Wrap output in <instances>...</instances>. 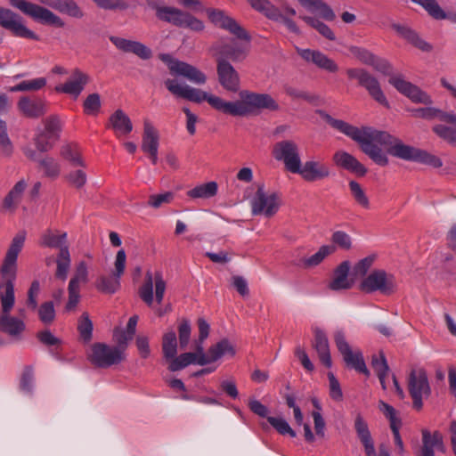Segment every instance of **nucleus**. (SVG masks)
I'll list each match as a JSON object with an SVG mask.
<instances>
[{"label":"nucleus","instance_id":"obj_1","mask_svg":"<svg viewBox=\"0 0 456 456\" xmlns=\"http://www.w3.org/2000/svg\"><path fill=\"white\" fill-rule=\"evenodd\" d=\"M315 114H318L330 126L356 142L362 152L379 166H387L388 159L378 144L387 147V153L395 158L415 161L419 149L403 143L402 140L387 132L370 126L359 128L344 120L334 118L323 110H315Z\"/></svg>","mask_w":456,"mask_h":456},{"label":"nucleus","instance_id":"obj_2","mask_svg":"<svg viewBox=\"0 0 456 456\" xmlns=\"http://www.w3.org/2000/svg\"><path fill=\"white\" fill-rule=\"evenodd\" d=\"M165 86L172 94L177 97L197 103L206 101L216 110L233 117H244L254 113L256 110L276 111L280 108L277 102L268 94L242 90L239 93L240 100L230 102L200 89L182 86L175 79H167Z\"/></svg>","mask_w":456,"mask_h":456},{"label":"nucleus","instance_id":"obj_3","mask_svg":"<svg viewBox=\"0 0 456 456\" xmlns=\"http://www.w3.org/2000/svg\"><path fill=\"white\" fill-rule=\"evenodd\" d=\"M26 238L27 232L25 230H21L15 234L0 269L1 273L8 278L4 284V294L1 297L0 331L17 340L21 338L26 324L21 319L10 315V312L15 303L13 281L17 273L18 256L24 247Z\"/></svg>","mask_w":456,"mask_h":456},{"label":"nucleus","instance_id":"obj_4","mask_svg":"<svg viewBox=\"0 0 456 456\" xmlns=\"http://www.w3.org/2000/svg\"><path fill=\"white\" fill-rule=\"evenodd\" d=\"M207 13L213 24L228 31L240 41L222 37L215 42L209 48V52L216 61H229V60L233 62L243 61L250 49L251 36L248 32L222 10L208 9Z\"/></svg>","mask_w":456,"mask_h":456},{"label":"nucleus","instance_id":"obj_5","mask_svg":"<svg viewBox=\"0 0 456 456\" xmlns=\"http://www.w3.org/2000/svg\"><path fill=\"white\" fill-rule=\"evenodd\" d=\"M389 83L402 94L405 95L411 102L415 103H421L427 105L423 108H417L410 110L412 116L418 118H423L427 120L439 119L442 121L444 116H446L448 112H445L440 109L432 107V98L426 92L422 91L417 86L406 81L403 76H395L389 78Z\"/></svg>","mask_w":456,"mask_h":456},{"label":"nucleus","instance_id":"obj_6","mask_svg":"<svg viewBox=\"0 0 456 456\" xmlns=\"http://www.w3.org/2000/svg\"><path fill=\"white\" fill-rule=\"evenodd\" d=\"M273 157L284 164L285 169L292 174H298L307 181H314V161L302 166L297 144L292 140L276 142L272 150Z\"/></svg>","mask_w":456,"mask_h":456},{"label":"nucleus","instance_id":"obj_7","mask_svg":"<svg viewBox=\"0 0 456 456\" xmlns=\"http://www.w3.org/2000/svg\"><path fill=\"white\" fill-rule=\"evenodd\" d=\"M149 4L156 11L157 18L162 21L193 32H202L205 28L204 22L188 12L172 6H159L155 3Z\"/></svg>","mask_w":456,"mask_h":456},{"label":"nucleus","instance_id":"obj_8","mask_svg":"<svg viewBox=\"0 0 456 456\" xmlns=\"http://www.w3.org/2000/svg\"><path fill=\"white\" fill-rule=\"evenodd\" d=\"M44 128L38 129L34 137V143L40 152L51 151L59 141L62 124L60 118L51 115L42 121Z\"/></svg>","mask_w":456,"mask_h":456},{"label":"nucleus","instance_id":"obj_9","mask_svg":"<svg viewBox=\"0 0 456 456\" xmlns=\"http://www.w3.org/2000/svg\"><path fill=\"white\" fill-rule=\"evenodd\" d=\"M11 4L34 20L45 25L63 28L65 23L61 17L42 5L29 3L25 0H11Z\"/></svg>","mask_w":456,"mask_h":456},{"label":"nucleus","instance_id":"obj_10","mask_svg":"<svg viewBox=\"0 0 456 456\" xmlns=\"http://www.w3.org/2000/svg\"><path fill=\"white\" fill-rule=\"evenodd\" d=\"M408 391L416 411L423 408V399L431 395V387L427 372L423 369H413L408 378Z\"/></svg>","mask_w":456,"mask_h":456},{"label":"nucleus","instance_id":"obj_11","mask_svg":"<svg viewBox=\"0 0 456 456\" xmlns=\"http://www.w3.org/2000/svg\"><path fill=\"white\" fill-rule=\"evenodd\" d=\"M396 288L395 276L384 270L372 271L360 284L361 290L365 293L379 291L383 295L393 294Z\"/></svg>","mask_w":456,"mask_h":456},{"label":"nucleus","instance_id":"obj_12","mask_svg":"<svg viewBox=\"0 0 456 456\" xmlns=\"http://www.w3.org/2000/svg\"><path fill=\"white\" fill-rule=\"evenodd\" d=\"M346 74L350 79H356L358 84L365 88L377 102L389 108V103L380 87V84L373 75L363 69H348Z\"/></svg>","mask_w":456,"mask_h":456},{"label":"nucleus","instance_id":"obj_13","mask_svg":"<svg viewBox=\"0 0 456 456\" xmlns=\"http://www.w3.org/2000/svg\"><path fill=\"white\" fill-rule=\"evenodd\" d=\"M335 342L346 364L348 367L354 369L356 371L364 374L366 377H369L370 371L366 367L362 352L359 350L353 351L351 349V346L346 340V337L343 332L338 331L335 334Z\"/></svg>","mask_w":456,"mask_h":456},{"label":"nucleus","instance_id":"obj_14","mask_svg":"<svg viewBox=\"0 0 456 456\" xmlns=\"http://www.w3.org/2000/svg\"><path fill=\"white\" fill-rule=\"evenodd\" d=\"M124 357L118 348L104 343L94 344L89 355L91 362L99 368H108L118 364L124 360Z\"/></svg>","mask_w":456,"mask_h":456},{"label":"nucleus","instance_id":"obj_15","mask_svg":"<svg viewBox=\"0 0 456 456\" xmlns=\"http://www.w3.org/2000/svg\"><path fill=\"white\" fill-rule=\"evenodd\" d=\"M0 25L18 37L38 40V36L28 28L22 18L10 9L0 6Z\"/></svg>","mask_w":456,"mask_h":456},{"label":"nucleus","instance_id":"obj_16","mask_svg":"<svg viewBox=\"0 0 456 456\" xmlns=\"http://www.w3.org/2000/svg\"><path fill=\"white\" fill-rule=\"evenodd\" d=\"M153 286H155V298L158 304H161L166 291V281L162 274L157 272L154 280L151 272H147L145 281L139 289V295L142 300L149 306L153 304Z\"/></svg>","mask_w":456,"mask_h":456},{"label":"nucleus","instance_id":"obj_17","mask_svg":"<svg viewBox=\"0 0 456 456\" xmlns=\"http://www.w3.org/2000/svg\"><path fill=\"white\" fill-rule=\"evenodd\" d=\"M354 428L364 448L366 456H390L388 450L383 444L379 447V454L377 455L368 423L360 412L355 414Z\"/></svg>","mask_w":456,"mask_h":456},{"label":"nucleus","instance_id":"obj_18","mask_svg":"<svg viewBox=\"0 0 456 456\" xmlns=\"http://www.w3.org/2000/svg\"><path fill=\"white\" fill-rule=\"evenodd\" d=\"M216 73L222 87L228 92L237 93L240 87V75L230 61L216 62Z\"/></svg>","mask_w":456,"mask_h":456},{"label":"nucleus","instance_id":"obj_19","mask_svg":"<svg viewBox=\"0 0 456 456\" xmlns=\"http://www.w3.org/2000/svg\"><path fill=\"white\" fill-rule=\"evenodd\" d=\"M89 76L79 69H72L69 77L64 84L55 86L57 93H63L77 98L89 83Z\"/></svg>","mask_w":456,"mask_h":456},{"label":"nucleus","instance_id":"obj_20","mask_svg":"<svg viewBox=\"0 0 456 456\" xmlns=\"http://www.w3.org/2000/svg\"><path fill=\"white\" fill-rule=\"evenodd\" d=\"M110 41L118 50L124 53H132L142 60H149L152 56L151 50L139 41L129 40L115 36L110 37Z\"/></svg>","mask_w":456,"mask_h":456},{"label":"nucleus","instance_id":"obj_21","mask_svg":"<svg viewBox=\"0 0 456 456\" xmlns=\"http://www.w3.org/2000/svg\"><path fill=\"white\" fill-rule=\"evenodd\" d=\"M159 140L158 131L149 121H145L141 148L149 156L153 165L158 162Z\"/></svg>","mask_w":456,"mask_h":456},{"label":"nucleus","instance_id":"obj_22","mask_svg":"<svg viewBox=\"0 0 456 456\" xmlns=\"http://www.w3.org/2000/svg\"><path fill=\"white\" fill-rule=\"evenodd\" d=\"M17 107L20 113L28 118H39L47 112V105L45 101L32 100L27 96L20 98Z\"/></svg>","mask_w":456,"mask_h":456},{"label":"nucleus","instance_id":"obj_23","mask_svg":"<svg viewBox=\"0 0 456 456\" xmlns=\"http://www.w3.org/2000/svg\"><path fill=\"white\" fill-rule=\"evenodd\" d=\"M442 121L449 125H435L432 127V131L449 144L456 146V114L448 112L446 116H444Z\"/></svg>","mask_w":456,"mask_h":456},{"label":"nucleus","instance_id":"obj_24","mask_svg":"<svg viewBox=\"0 0 456 456\" xmlns=\"http://www.w3.org/2000/svg\"><path fill=\"white\" fill-rule=\"evenodd\" d=\"M349 271L350 263L348 261L342 262L335 269L333 278L329 283V288L334 291L351 289L354 281L349 277Z\"/></svg>","mask_w":456,"mask_h":456},{"label":"nucleus","instance_id":"obj_25","mask_svg":"<svg viewBox=\"0 0 456 456\" xmlns=\"http://www.w3.org/2000/svg\"><path fill=\"white\" fill-rule=\"evenodd\" d=\"M422 446L419 456H435L434 448L445 452V447L443 441V436L439 431H435L433 434L428 429H422Z\"/></svg>","mask_w":456,"mask_h":456},{"label":"nucleus","instance_id":"obj_26","mask_svg":"<svg viewBox=\"0 0 456 456\" xmlns=\"http://www.w3.org/2000/svg\"><path fill=\"white\" fill-rule=\"evenodd\" d=\"M334 163L343 169L354 173L359 176H363L367 169L353 155L345 151H338L333 156Z\"/></svg>","mask_w":456,"mask_h":456},{"label":"nucleus","instance_id":"obj_27","mask_svg":"<svg viewBox=\"0 0 456 456\" xmlns=\"http://www.w3.org/2000/svg\"><path fill=\"white\" fill-rule=\"evenodd\" d=\"M170 71L173 74L183 76L197 85H203L207 81V77L202 71L183 61L173 62Z\"/></svg>","mask_w":456,"mask_h":456},{"label":"nucleus","instance_id":"obj_28","mask_svg":"<svg viewBox=\"0 0 456 456\" xmlns=\"http://www.w3.org/2000/svg\"><path fill=\"white\" fill-rule=\"evenodd\" d=\"M170 71L173 74L183 76L197 85H203L207 81V77L202 71L183 61L173 62Z\"/></svg>","mask_w":456,"mask_h":456},{"label":"nucleus","instance_id":"obj_29","mask_svg":"<svg viewBox=\"0 0 456 456\" xmlns=\"http://www.w3.org/2000/svg\"><path fill=\"white\" fill-rule=\"evenodd\" d=\"M392 28L396 31V33L400 37H402L407 42L411 44L414 47L426 53H429L432 51V45L429 43L426 42L423 38H421L416 31L411 29L409 27L395 23L392 25Z\"/></svg>","mask_w":456,"mask_h":456},{"label":"nucleus","instance_id":"obj_30","mask_svg":"<svg viewBox=\"0 0 456 456\" xmlns=\"http://www.w3.org/2000/svg\"><path fill=\"white\" fill-rule=\"evenodd\" d=\"M110 123L118 135L128 134L133 130L130 118L122 110H117L110 117Z\"/></svg>","mask_w":456,"mask_h":456},{"label":"nucleus","instance_id":"obj_31","mask_svg":"<svg viewBox=\"0 0 456 456\" xmlns=\"http://www.w3.org/2000/svg\"><path fill=\"white\" fill-rule=\"evenodd\" d=\"M60 155L69 162L72 167H86V163L82 159L79 147L76 143H67L61 147Z\"/></svg>","mask_w":456,"mask_h":456},{"label":"nucleus","instance_id":"obj_32","mask_svg":"<svg viewBox=\"0 0 456 456\" xmlns=\"http://www.w3.org/2000/svg\"><path fill=\"white\" fill-rule=\"evenodd\" d=\"M315 349L319 354L320 361L322 364L330 368L332 366V361L328 338L326 335L319 330H315Z\"/></svg>","mask_w":456,"mask_h":456},{"label":"nucleus","instance_id":"obj_33","mask_svg":"<svg viewBox=\"0 0 456 456\" xmlns=\"http://www.w3.org/2000/svg\"><path fill=\"white\" fill-rule=\"evenodd\" d=\"M251 7L270 20L278 21L281 17L280 10L268 0H247Z\"/></svg>","mask_w":456,"mask_h":456},{"label":"nucleus","instance_id":"obj_34","mask_svg":"<svg viewBox=\"0 0 456 456\" xmlns=\"http://www.w3.org/2000/svg\"><path fill=\"white\" fill-rule=\"evenodd\" d=\"M57 269L55 273L56 278L66 281L68 277V273L70 268L71 259H70V254L69 250V247L67 245H64L63 247H61V250L58 254L57 259Z\"/></svg>","mask_w":456,"mask_h":456},{"label":"nucleus","instance_id":"obj_35","mask_svg":"<svg viewBox=\"0 0 456 456\" xmlns=\"http://www.w3.org/2000/svg\"><path fill=\"white\" fill-rule=\"evenodd\" d=\"M218 184L215 181L197 185L187 191V196L192 199L203 198L209 199L216 195Z\"/></svg>","mask_w":456,"mask_h":456},{"label":"nucleus","instance_id":"obj_36","mask_svg":"<svg viewBox=\"0 0 456 456\" xmlns=\"http://www.w3.org/2000/svg\"><path fill=\"white\" fill-rule=\"evenodd\" d=\"M251 210L254 216L270 217L280 208L279 201H251Z\"/></svg>","mask_w":456,"mask_h":456},{"label":"nucleus","instance_id":"obj_37","mask_svg":"<svg viewBox=\"0 0 456 456\" xmlns=\"http://www.w3.org/2000/svg\"><path fill=\"white\" fill-rule=\"evenodd\" d=\"M46 85V79L45 77H37L30 80H23L19 84L8 87V91L11 93L15 92H36Z\"/></svg>","mask_w":456,"mask_h":456},{"label":"nucleus","instance_id":"obj_38","mask_svg":"<svg viewBox=\"0 0 456 456\" xmlns=\"http://www.w3.org/2000/svg\"><path fill=\"white\" fill-rule=\"evenodd\" d=\"M209 354L211 363L217 361L225 354L233 356L235 354V350L230 341L227 338H224L216 345L209 347Z\"/></svg>","mask_w":456,"mask_h":456},{"label":"nucleus","instance_id":"obj_39","mask_svg":"<svg viewBox=\"0 0 456 456\" xmlns=\"http://www.w3.org/2000/svg\"><path fill=\"white\" fill-rule=\"evenodd\" d=\"M40 168L43 170L45 176L53 180L57 179L61 175V165L53 158L45 156L38 160Z\"/></svg>","mask_w":456,"mask_h":456},{"label":"nucleus","instance_id":"obj_40","mask_svg":"<svg viewBox=\"0 0 456 456\" xmlns=\"http://www.w3.org/2000/svg\"><path fill=\"white\" fill-rule=\"evenodd\" d=\"M162 352L166 360L174 358L177 354V338L173 330L166 332L163 336Z\"/></svg>","mask_w":456,"mask_h":456},{"label":"nucleus","instance_id":"obj_41","mask_svg":"<svg viewBox=\"0 0 456 456\" xmlns=\"http://www.w3.org/2000/svg\"><path fill=\"white\" fill-rule=\"evenodd\" d=\"M196 354L189 352V353H183L180 355H175L174 358H169V366L168 370L170 371H177L180 370L184 369L185 367L189 366L190 364H197L195 360Z\"/></svg>","mask_w":456,"mask_h":456},{"label":"nucleus","instance_id":"obj_42","mask_svg":"<svg viewBox=\"0 0 456 456\" xmlns=\"http://www.w3.org/2000/svg\"><path fill=\"white\" fill-rule=\"evenodd\" d=\"M55 10L75 19H81L85 15L83 10L74 0H60Z\"/></svg>","mask_w":456,"mask_h":456},{"label":"nucleus","instance_id":"obj_43","mask_svg":"<svg viewBox=\"0 0 456 456\" xmlns=\"http://www.w3.org/2000/svg\"><path fill=\"white\" fill-rule=\"evenodd\" d=\"M67 233L62 232L60 235H55L51 230L45 231L40 238V244L47 248H60L66 245Z\"/></svg>","mask_w":456,"mask_h":456},{"label":"nucleus","instance_id":"obj_44","mask_svg":"<svg viewBox=\"0 0 456 456\" xmlns=\"http://www.w3.org/2000/svg\"><path fill=\"white\" fill-rule=\"evenodd\" d=\"M96 288L102 292L114 294L120 288V277L113 273L110 277L102 276L97 281Z\"/></svg>","mask_w":456,"mask_h":456},{"label":"nucleus","instance_id":"obj_45","mask_svg":"<svg viewBox=\"0 0 456 456\" xmlns=\"http://www.w3.org/2000/svg\"><path fill=\"white\" fill-rule=\"evenodd\" d=\"M0 152L4 156H11L13 152V144L8 135L7 124L0 118Z\"/></svg>","mask_w":456,"mask_h":456},{"label":"nucleus","instance_id":"obj_46","mask_svg":"<svg viewBox=\"0 0 456 456\" xmlns=\"http://www.w3.org/2000/svg\"><path fill=\"white\" fill-rule=\"evenodd\" d=\"M413 3H416L421 5L430 16H432L436 20H444L446 18V13L439 6L436 0H411Z\"/></svg>","mask_w":456,"mask_h":456},{"label":"nucleus","instance_id":"obj_47","mask_svg":"<svg viewBox=\"0 0 456 456\" xmlns=\"http://www.w3.org/2000/svg\"><path fill=\"white\" fill-rule=\"evenodd\" d=\"M267 421L279 434L296 437V432L283 417H267Z\"/></svg>","mask_w":456,"mask_h":456},{"label":"nucleus","instance_id":"obj_48","mask_svg":"<svg viewBox=\"0 0 456 456\" xmlns=\"http://www.w3.org/2000/svg\"><path fill=\"white\" fill-rule=\"evenodd\" d=\"M94 4L105 11H126L130 4L125 0H92Z\"/></svg>","mask_w":456,"mask_h":456},{"label":"nucleus","instance_id":"obj_49","mask_svg":"<svg viewBox=\"0 0 456 456\" xmlns=\"http://www.w3.org/2000/svg\"><path fill=\"white\" fill-rule=\"evenodd\" d=\"M39 320L45 325L51 324L55 319V308L53 301H46L37 305Z\"/></svg>","mask_w":456,"mask_h":456},{"label":"nucleus","instance_id":"obj_50","mask_svg":"<svg viewBox=\"0 0 456 456\" xmlns=\"http://www.w3.org/2000/svg\"><path fill=\"white\" fill-rule=\"evenodd\" d=\"M20 387L26 395H31L35 387L34 371L31 366H27L21 375Z\"/></svg>","mask_w":456,"mask_h":456},{"label":"nucleus","instance_id":"obj_51","mask_svg":"<svg viewBox=\"0 0 456 456\" xmlns=\"http://www.w3.org/2000/svg\"><path fill=\"white\" fill-rule=\"evenodd\" d=\"M64 179L70 186L80 189L86 184L87 175L84 170L77 169L68 173Z\"/></svg>","mask_w":456,"mask_h":456},{"label":"nucleus","instance_id":"obj_52","mask_svg":"<svg viewBox=\"0 0 456 456\" xmlns=\"http://www.w3.org/2000/svg\"><path fill=\"white\" fill-rule=\"evenodd\" d=\"M327 375L329 379L328 387L330 398L336 402L342 401L343 392L339 381L332 371H329Z\"/></svg>","mask_w":456,"mask_h":456},{"label":"nucleus","instance_id":"obj_53","mask_svg":"<svg viewBox=\"0 0 456 456\" xmlns=\"http://www.w3.org/2000/svg\"><path fill=\"white\" fill-rule=\"evenodd\" d=\"M88 281V268L86 262L81 261L76 266L74 276L70 279L69 285L79 287V283H86Z\"/></svg>","mask_w":456,"mask_h":456},{"label":"nucleus","instance_id":"obj_54","mask_svg":"<svg viewBox=\"0 0 456 456\" xmlns=\"http://www.w3.org/2000/svg\"><path fill=\"white\" fill-rule=\"evenodd\" d=\"M315 66L331 73L338 69L333 60L319 51H315Z\"/></svg>","mask_w":456,"mask_h":456},{"label":"nucleus","instance_id":"obj_55","mask_svg":"<svg viewBox=\"0 0 456 456\" xmlns=\"http://www.w3.org/2000/svg\"><path fill=\"white\" fill-rule=\"evenodd\" d=\"M415 161L422 163V164L429 165L433 167H440L443 165L442 160L438 157H436L433 154H430L425 151H422L420 149H419Z\"/></svg>","mask_w":456,"mask_h":456},{"label":"nucleus","instance_id":"obj_56","mask_svg":"<svg viewBox=\"0 0 456 456\" xmlns=\"http://www.w3.org/2000/svg\"><path fill=\"white\" fill-rule=\"evenodd\" d=\"M415 161L422 163V164L429 165L433 167H440L443 165L442 160L438 157H436L433 154H430L425 151H422L420 149H419Z\"/></svg>","mask_w":456,"mask_h":456},{"label":"nucleus","instance_id":"obj_57","mask_svg":"<svg viewBox=\"0 0 456 456\" xmlns=\"http://www.w3.org/2000/svg\"><path fill=\"white\" fill-rule=\"evenodd\" d=\"M315 16L328 21H332L336 18L333 10L321 0H315Z\"/></svg>","mask_w":456,"mask_h":456},{"label":"nucleus","instance_id":"obj_58","mask_svg":"<svg viewBox=\"0 0 456 456\" xmlns=\"http://www.w3.org/2000/svg\"><path fill=\"white\" fill-rule=\"evenodd\" d=\"M191 332V327L190 321L186 319L183 320L178 326L179 342L182 348H185L188 346Z\"/></svg>","mask_w":456,"mask_h":456},{"label":"nucleus","instance_id":"obj_59","mask_svg":"<svg viewBox=\"0 0 456 456\" xmlns=\"http://www.w3.org/2000/svg\"><path fill=\"white\" fill-rule=\"evenodd\" d=\"M371 366L376 372L377 376L387 375L389 367L383 353L379 355H373L371 360Z\"/></svg>","mask_w":456,"mask_h":456},{"label":"nucleus","instance_id":"obj_60","mask_svg":"<svg viewBox=\"0 0 456 456\" xmlns=\"http://www.w3.org/2000/svg\"><path fill=\"white\" fill-rule=\"evenodd\" d=\"M78 330L81 337L85 340L87 341L91 339L93 332V322L86 313L82 314L81 321L78 324Z\"/></svg>","mask_w":456,"mask_h":456},{"label":"nucleus","instance_id":"obj_61","mask_svg":"<svg viewBox=\"0 0 456 456\" xmlns=\"http://www.w3.org/2000/svg\"><path fill=\"white\" fill-rule=\"evenodd\" d=\"M231 284L241 297H248L249 294L248 281L240 275H233L231 278Z\"/></svg>","mask_w":456,"mask_h":456},{"label":"nucleus","instance_id":"obj_62","mask_svg":"<svg viewBox=\"0 0 456 456\" xmlns=\"http://www.w3.org/2000/svg\"><path fill=\"white\" fill-rule=\"evenodd\" d=\"M114 338L117 342L115 348H118L120 354L124 355V353L128 346V343L133 339V336L126 332L125 330L114 331Z\"/></svg>","mask_w":456,"mask_h":456},{"label":"nucleus","instance_id":"obj_63","mask_svg":"<svg viewBox=\"0 0 456 456\" xmlns=\"http://www.w3.org/2000/svg\"><path fill=\"white\" fill-rule=\"evenodd\" d=\"M101 108V99L98 94H89L84 102L85 112L94 114L98 112Z\"/></svg>","mask_w":456,"mask_h":456},{"label":"nucleus","instance_id":"obj_64","mask_svg":"<svg viewBox=\"0 0 456 456\" xmlns=\"http://www.w3.org/2000/svg\"><path fill=\"white\" fill-rule=\"evenodd\" d=\"M126 261V251L123 248H121L116 254V257H115V261H114L115 269L112 273L115 274L116 276L121 278V276L125 273Z\"/></svg>","mask_w":456,"mask_h":456}]
</instances>
